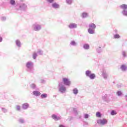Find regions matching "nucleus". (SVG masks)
I'll return each mask as SVG.
<instances>
[{"label": "nucleus", "mask_w": 127, "mask_h": 127, "mask_svg": "<svg viewBox=\"0 0 127 127\" xmlns=\"http://www.w3.org/2000/svg\"><path fill=\"white\" fill-rule=\"evenodd\" d=\"M63 82L64 85L65 86H70V85H71V81L67 78H63Z\"/></svg>", "instance_id": "nucleus-9"}, {"label": "nucleus", "mask_w": 127, "mask_h": 127, "mask_svg": "<svg viewBox=\"0 0 127 127\" xmlns=\"http://www.w3.org/2000/svg\"><path fill=\"white\" fill-rule=\"evenodd\" d=\"M120 69L123 72H126V71H127V65H126L125 64H122V65H121V66L120 67Z\"/></svg>", "instance_id": "nucleus-15"}, {"label": "nucleus", "mask_w": 127, "mask_h": 127, "mask_svg": "<svg viewBox=\"0 0 127 127\" xmlns=\"http://www.w3.org/2000/svg\"><path fill=\"white\" fill-rule=\"evenodd\" d=\"M88 32L89 34H94L95 33V30L94 29H92L91 28H88Z\"/></svg>", "instance_id": "nucleus-20"}, {"label": "nucleus", "mask_w": 127, "mask_h": 127, "mask_svg": "<svg viewBox=\"0 0 127 127\" xmlns=\"http://www.w3.org/2000/svg\"><path fill=\"white\" fill-rule=\"evenodd\" d=\"M111 116H115L117 115V112H116L115 110H112L111 112Z\"/></svg>", "instance_id": "nucleus-34"}, {"label": "nucleus", "mask_w": 127, "mask_h": 127, "mask_svg": "<svg viewBox=\"0 0 127 127\" xmlns=\"http://www.w3.org/2000/svg\"><path fill=\"white\" fill-rule=\"evenodd\" d=\"M45 80L44 79H41V83H42V84H45Z\"/></svg>", "instance_id": "nucleus-42"}, {"label": "nucleus", "mask_w": 127, "mask_h": 127, "mask_svg": "<svg viewBox=\"0 0 127 127\" xmlns=\"http://www.w3.org/2000/svg\"><path fill=\"white\" fill-rule=\"evenodd\" d=\"M89 28H91V29H94L95 30L96 29V24L92 23H90L89 24Z\"/></svg>", "instance_id": "nucleus-19"}, {"label": "nucleus", "mask_w": 127, "mask_h": 127, "mask_svg": "<svg viewBox=\"0 0 127 127\" xmlns=\"http://www.w3.org/2000/svg\"><path fill=\"white\" fill-rule=\"evenodd\" d=\"M19 123H20V124H23V123H24V120L22 119H20L19 120Z\"/></svg>", "instance_id": "nucleus-39"}, {"label": "nucleus", "mask_w": 127, "mask_h": 127, "mask_svg": "<svg viewBox=\"0 0 127 127\" xmlns=\"http://www.w3.org/2000/svg\"><path fill=\"white\" fill-rule=\"evenodd\" d=\"M28 72L30 73H34V63L31 61L27 62L25 65Z\"/></svg>", "instance_id": "nucleus-2"}, {"label": "nucleus", "mask_w": 127, "mask_h": 127, "mask_svg": "<svg viewBox=\"0 0 127 127\" xmlns=\"http://www.w3.org/2000/svg\"><path fill=\"white\" fill-rule=\"evenodd\" d=\"M0 42H2V37H0Z\"/></svg>", "instance_id": "nucleus-43"}, {"label": "nucleus", "mask_w": 127, "mask_h": 127, "mask_svg": "<svg viewBox=\"0 0 127 127\" xmlns=\"http://www.w3.org/2000/svg\"><path fill=\"white\" fill-rule=\"evenodd\" d=\"M9 3L12 6H14L15 9L17 11L20 10L21 11H24V10L27 8V5H26V4L23 2L16 3L15 0H10Z\"/></svg>", "instance_id": "nucleus-1"}, {"label": "nucleus", "mask_w": 127, "mask_h": 127, "mask_svg": "<svg viewBox=\"0 0 127 127\" xmlns=\"http://www.w3.org/2000/svg\"><path fill=\"white\" fill-rule=\"evenodd\" d=\"M70 44L71 46H77V43L75 41H71Z\"/></svg>", "instance_id": "nucleus-25"}, {"label": "nucleus", "mask_w": 127, "mask_h": 127, "mask_svg": "<svg viewBox=\"0 0 127 127\" xmlns=\"http://www.w3.org/2000/svg\"><path fill=\"white\" fill-rule=\"evenodd\" d=\"M96 117L97 118H101L102 117V114H101V112H97L96 113Z\"/></svg>", "instance_id": "nucleus-31"}, {"label": "nucleus", "mask_w": 127, "mask_h": 127, "mask_svg": "<svg viewBox=\"0 0 127 127\" xmlns=\"http://www.w3.org/2000/svg\"><path fill=\"white\" fill-rule=\"evenodd\" d=\"M73 111L75 116L78 115V111L77 110V108H73Z\"/></svg>", "instance_id": "nucleus-33"}, {"label": "nucleus", "mask_w": 127, "mask_h": 127, "mask_svg": "<svg viewBox=\"0 0 127 127\" xmlns=\"http://www.w3.org/2000/svg\"><path fill=\"white\" fill-rule=\"evenodd\" d=\"M21 1H24V0H20Z\"/></svg>", "instance_id": "nucleus-46"}, {"label": "nucleus", "mask_w": 127, "mask_h": 127, "mask_svg": "<svg viewBox=\"0 0 127 127\" xmlns=\"http://www.w3.org/2000/svg\"><path fill=\"white\" fill-rule=\"evenodd\" d=\"M22 108L23 110H27L29 108V104L28 103H24L22 104Z\"/></svg>", "instance_id": "nucleus-14"}, {"label": "nucleus", "mask_w": 127, "mask_h": 127, "mask_svg": "<svg viewBox=\"0 0 127 127\" xmlns=\"http://www.w3.org/2000/svg\"><path fill=\"white\" fill-rule=\"evenodd\" d=\"M30 87L31 89H32L33 90H36L37 89V87L36 86V84L35 83H32L30 85Z\"/></svg>", "instance_id": "nucleus-21"}, {"label": "nucleus", "mask_w": 127, "mask_h": 127, "mask_svg": "<svg viewBox=\"0 0 127 127\" xmlns=\"http://www.w3.org/2000/svg\"><path fill=\"white\" fill-rule=\"evenodd\" d=\"M116 94L117 96H118V97H121V96H123V92L121 91H118Z\"/></svg>", "instance_id": "nucleus-27"}, {"label": "nucleus", "mask_w": 127, "mask_h": 127, "mask_svg": "<svg viewBox=\"0 0 127 127\" xmlns=\"http://www.w3.org/2000/svg\"><path fill=\"white\" fill-rule=\"evenodd\" d=\"M66 2L67 4H72L73 0H66Z\"/></svg>", "instance_id": "nucleus-32"}, {"label": "nucleus", "mask_w": 127, "mask_h": 127, "mask_svg": "<svg viewBox=\"0 0 127 127\" xmlns=\"http://www.w3.org/2000/svg\"><path fill=\"white\" fill-rule=\"evenodd\" d=\"M37 56H38V55H37V53L34 52L33 54V59H34V60H35V59L37 58Z\"/></svg>", "instance_id": "nucleus-26"}, {"label": "nucleus", "mask_w": 127, "mask_h": 127, "mask_svg": "<svg viewBox=\"0 0 127 127\" xmlns=\"http://www.w3.org/2000/svg\"><path fill=\"white\" fill-rule=\"evenodd\" d=\"M78 25L74 23H71L68 25V28L69 29H74L75 28H77Z\"/></svg>", "instance_id": "nucleus-10"}, {"label": "nucleus", "mask_w": 127, "mask_h": 127, "mask_svg": "<svg viewBox=\"0 0 127 127\" xmlns=\"http://www.w3.org/2000/svg\"><path fill=\"white\" fill-rule=\"evenodd\" d=\"M48 95L46 93H43L41 95V99H45L47 98Z\"/></svg>", "instance_id": "nucleus-24"}, {"label": "nucleus", "mask_w": 127, "mask_h": 127, "mask_svg": "<svg viewBox=\"0 0 127 127\" xmlns=\"http://www.w3.org/2000/svg\"><path fill=\"white\" fill-rule=\"evenodd\" d=\"M84 119H89V114H84Z\"/></svg>", "instance_id": "nucleus-38"}, {"label": "nucleus", "mask_w": 127, "mask_h": 127, "mask_svg": "<svg viewBox=\"0 0 127 127\" xmlns=\"http://www.w3.org/2000/svg\"><path fill=\"white\" fill-rule=\"evenodd\" d=\"M16 110L17 111H20V106L19 105H17L16 106Z\"/></svg>", "instance_id": "nucleus-41"}, {"label": "nucleus", "mask_w": 127, "mask_h": 127, "mask_svg": "<svg viewBox=\"0 0 127 127\" xmlns=\"http://www.w3.org/2000/svg\"><path fill=\"white\" fill-rule=\"evenodd\" d=\"M89 16V14L86 12H83L81 14L82 18H86Z\"/></svg>", "instance_id": "nucleus-16"}, {"label": "nucleus", "mask_w": 127, "mask_h": 127, "mask_svg": "<svg viewBox=\"0 0 127 127\" xmlns=\"http://www.w3.org/2000/svg\"><path fill=\"white\" fill-rule=\"evenodd\" d=\"M121 9H123L121 11V13L123 16L127 17V5L126 4H123L119 6Z\"/></svg>", "instance_id": "nucleus-4"}, {"label": "nucleus", "mask_w": 127, "mask_h": 127, "mask_svg": "<svg viewBox=\"0 0 127 127\" xmlns=\"http://www.w3.org/2000/svg\"><path fill=\"white\" fill-rule=\"evenodd\" d=\"M37 53L39 55H43V51H42L40 49H39V50H38Z\"/></svg>", "instance_id": "nucleus-30"}, {"label": "nucleus", "mask_w": 127, "mask_h": 127, "mask_svg": "<svg viewBox=\"0 0 127 127\" xmlns=\"http://www.w3.org/2000/svg\"><path fill=\"white\" fill-rule=\"evenodd\" d=\"M1 111L2 112H3V113H7V110H6V109L4 108H1Z\"/></svg>", "instance_id": "nucleus-36"}, {"label": "nucleus", "mask_w": 127, "mask_h": 127, "mask_svg": "<svg viewBox=\"0 0 127 127\" xmlns=\"http://www.w3.org/2000/svg\"><path fill=\"white\" fill-rule=\"evenodd\" d=\"M110 98H113V95L105 94L102 96V99L104 102H106V103H110V102H111Z\"/></svg>", "instance_id": "nucleus-6"}, {"label": "nucleus", "mask_w": 127, "mask_h": 127, "mask_svg": "<svg viewBox=\"0 0 127 127\" xmlns=\"http://www.w3.org/2000/svg\"><path fill=\"white\" fill-rule=\"evenodd\" d=\"M52 119H53V120H55L56 121H60V120L61 119V117H58L57 116V115L55 114H53L52 115Z\"/></svg>", "instance_id": "nucleus-12"}, {"label": "nucleus", "mask_w": 127, "mask_h": 127, "mask_svg": "<svg viewBox=\"0 0 127 127\" xmlns=\"http://www.w3.org/2000/svg\"><path fill=\"white\" fill-rule=\"evenodd\" d=\"M125 98L126 101H127V95H125Z\"/></svg>", "instance_id": "nucleus-45"}, {"label": "nucleus", "mask_w": 127, "mask_h": 127, "mask_svg": "<svg viewBox=\"0 0 127 127\" xmlns=\"http://www.w3.org/2000/svg\"><path fill=\"white\" fill-rule=\"evenodd\" d=\"M72 92H73V94L74 95H78V93H79V90H78V89L77 88H74L72 90Z\"/></svg>", "instance_id": "nucleus-22"}, {"label": "nucleus", "mask_w": 127, "mask_h": 127, "mask_svg": "<svg viewBox=\"0 0 127 127\" xmlns=\"http://www.w3.org/2000/svg\"><path fill=\"white\" fill-rule=\"evenodd\" d=\"M97 123L98 125H100L101 126H105V125L108 124V120L106 119H98L97 120Z\"/></svg>", "instance_id": "nucleus-8"}, {"label": "nucleus", "mask_w": 127, "mask_h": 127, "mask_svg": "<svg viewBox=\"0 0 127 127\" xmlns=\"http://www.w3.org/2000/svg\"><path fill=\"white\" fill-rule=\"evenodd\" d=\"M114 37L115 39H119V38H121V36L118 34H116L114 35Z\"/></svg>", "instance_id": "nucleus-29"}, {"label": "nucleus", "mask_w": 127, "mask_h": 127, "mask_svg": "<svg viewBox=\"0 0 127 127\" xmlns=\"http://www.w3.org/2000/svg\"><path fill=\"white\" fill-rule=\"evenodd\" d=\"M102 76L104 79H107L108 78V73L105 71H103L102 73Z\"/></svg>", "instance_id": "nucleus-23"}, {"label": "nucleus", "mask_w": 127, "mask_h": 127, "mask_svg": "<svg viewBox=\"0 0 127 127\" xmlns=\"http://www.w3.org/2000/svg\"><path fill=\"white\" fill-rule=\"evenodd\" d=\"M122 55L123 57H127V52H126L125 51H123L122 52Z\"/></svg>", "instance_id": "nucleus-35"}, {"label": "nucleus", "mask_w": 127, "mask_h": 127, "mask_svg": "<svg viewBox=\"0 0 127 127\" xmlns=\"http://www.w3.org/2000/svg\"><path fill=\"white\" fill-rule=\"evenodd\" d=\"M55 0H47V2L49 3H53Z\"/></svg>", "instance_id": "nucleus-37"}, {"label": "nucleus", "mask_w": 127, "mask_h": 127, "mask_svg": "<svg viewBox=\"0 0 127 127\" xmlns=\"http://www.w3.org/2000/svg\"><path fill=\"white\" fill-rule=\"evenodd\" d=\"M59 127H65V126H64V125H63L62 124H61V125H60Z\"/></svg>", "instance_id": "nucleus-44"}, {"label": "nucleus", "mask_w": 127, "mask_h": 127, "mask_svg": "<svg viewBox=\"0 0 127 127\" xmlns=\"http://www.w3.org/2000/svg\"><path fill=\"white\" fill-rule=\"evenodd\" d=\"M33 95L34 96H35L36 97H39L40 95H41V93L40 92L37 91V90H35L33 91Z\"/></svg>", "instance_id": "nucleus-13"}, {"label": "nucleus", "mask_w": 127, "mask_h": 127, "mask_svg": "<svg viewBox=\"0 0 127 127\" xmlns=\"http://www.w3.org/2000/svg\"><path fill=\"white\" fill-rule=\"evenodd\" d=\"M52 6L53 8H55V9H57V8H59L60 7V5L59 4L57 3L56 2H54L52 4Z\"/></svg>", "instance_id": "nucleus-11"}, {"label": "nucleus", "mask_w": 127, "mask_h": 127, "mask_svg": "<svg viewBox=\"0 0 127 127\" xmlns=\"http://www.w3.org/2000/svg\"><path fill=\"white\" fill-rule=\"evenodd\" d=\"M54 97H56V95H54Z\"/></svg>", "instance_id": "nucleus-47"}, {"label": "nucleus", "mask_w": 127, "mask_h": 127, "mask_svg": "<svg viewBox=\"0 0 127 127\" xmlns=\"http://www.w3.org/2000/svg\"><path fill=\"white\" fill-rule=\"evenodd\" d=\"M15 44L17 47H19V48H20L21 47V42H20V41L19 40H16L15 41Z\"/></svg>", "instance_id": "nucleus-17"}, {"label": "nucleus", "mask_w": 127, "mask_h": 127, "mask_svg": "<svg viewBox=\"0 0 127 127\" xmlns=\"http://www.w3.org/2000/svg\"><path fill=\"white\" fill-rule=\"evenodd\" d=\"M58 88L59 89V92L61 93V94H64L66 92V86L64 85V83L62 82H59Z\"/></svg>", "instance_id": "nucleus-3"}, {"label": "nucleus", "mask_w": 127, "mask_h": 127, "mask_svg": "<svg viewBox=\"0 0 127 127\" xmlns=\"http://www.w3.org/2000/svg\"><path fill=\"white\" fill-rule=\"evenodd\" d=\"M32 27L34 31H40V30L42 28V26L38 23H35L33 25Z\"/></svg>", "instance_id": "nucleus-7"}, {"label": "nucleus", "mask_w": 127, "mask_h": 127, "mask_svg": "<svg viewBox=\"0 0 127 127\" xmlns=\"http://www.w3.org/2000/svg\"><path fill=\"white\" fill-rule=\"evenodd\" d=\"M1 19L2 21H5V20H6V17H1Z\"/></svg>", "instance_id": "nucleus-40"}, {"label": "nucleus", "mask_w": 127, "mask_h": 127, "mask_svg": "<svg viewBox=\"0 0 127 127\" xmlns=\"http://www.w3.org/2000/svg\"><path fill=\"white\" fill-rule=\"evenodd\" d=\"M85 75L90 79V80H94L96 78V74L94 73H92V71L90 70H87L85 71Z\"/></svg>", "instance_id": "nucleus-5"}, {"label": "nucleus", "mask_w": 127, "mask_h": 127, "mask_svg": "<svg viewBox=\"0 0 127 127\" xmlns=\"http://www.w3.org/2000/svg\"><path fill=\"white\" fill-rule=\"evenodd\" d=\"M96 51L97 53H101L102 52V48L99 47L96 49Z\"/></svg>", "instance_id": "nucleus-28"}, {"label": "nucleus", "mask_w": 127, "mask_h": 127, "mask_svg": "<svg viewBox=\"0 0 127 127\" xmlns=\"http://www.w3.org/2000/svg\"><path fill=\"white\" fill-rule=\"evenodd\" d=\"M83 48L85 50H89L90 49V45L88 44H84L83 46Z\"/></svg>", "instance_id": "nucleus-18"}]
</instances>
